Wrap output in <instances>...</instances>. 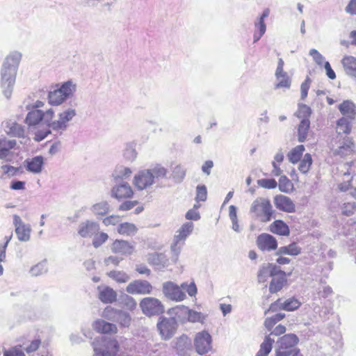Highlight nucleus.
I'll return each instance as SVG.
<instances>
[{
  "instance_id": "obj_62",
  "label": "nucleus",
  "mask_w": 356,
  "mask_h": 356,
  "mask_svg": "<svg viewBox=\"0 0 356 356\" xmlns=\"http://www.w3.org/2000/svg\"><path fill=\"white\" fill-rule=\"evenodd\" d=\"M309 54L312 57L314 61L318 65L321 66L325 64V58L316 49H312L309 50Z\"/></svg>"
},
{
  "instance_id": "obj_57",
  "label": "nucleus",
  "mask_w": 356,
  "mask_h": 356,
  "mask_svg": "<svg viewBox=\"0 0 356 356\" xmlns=\"http://www.w3.org/2000/svg\"><path fill=\"white\" fill-rule=\"evenodd\" d=\"M41 344V340L40 339H35L29 343H24L23 348L28 353H32L36 351Z\"/></svg>"
},
{
  "instance_id": "obj_34",
  "label": "nucleus",
  "mask_w": 356,
  "mask_h": 356,
  "mask_svg": "<svg viewBox=\"0 0 356 356\" xmlns=\"http://www.w3.org/2000/svg\"><path fill=\"white\" fill-rule=\"evenodd\" d=\"M339 110L343 115L353 119L356 115V106L350 100L343 101L339 105Z\"/></svg>"
},
{
  "instance_id": "obj_24",
  "label": "nucleus",
  "mask_w": 356,
  "mask_h": 356,
  "mask_svg": "<svg viewBox=\"0 0 356 356\" xmlns=\"http://www.w3.org/2000/svg\"><path fill=\"white\" fill-rule=\"evenodd\" d=\"M97 297L103 303H113L117 300V293L108 286H99L97 287Z\"/></svg>"
},
{
  "instance_id": "obj_31",
  "label": "nucleus",
  "mask_w": 356,
  "mask_h": 356,
  "mask_svg": "<svg viewBox=\"0 0 356 356\" xmlns=\"http://www.w3.org/2000/svg\"><path fill=\"white\" fill-rule=\"evenodd\" d=\"M341 63L346 74L356 77V58L353 56H345Z\"/></svg>"
},
{
  "instance_id": "obj_52",
  "label": "nucleus",
  "mask_w": 356,
  "mask_h": 356,
  "mask_svg": "<svg viewBox=\"0 0 356 356\" xmlns=\"http://www.w3.org/2000/svg\"><path fill=\"white\" fill-rule=\"evenodd\" d=\"M131 318L127 312L120 310L114 321L118 323L123 327H128L131 323Z\"/></svg>"
},
{
  "instance_id": "obj_63",
  "label": "nucleus",
  "mask_w": 356,
  "mask_h": 356,
  "mask_svg": "<svg viewBox=\"0 0 356 356\" xmlns=\"http://www.w3.org/2000/svg\"><path fill=\"white\" fill-rule=\"evenodd\" d=\"M311 82L312 81L310 78L307 76L300 86L301 99L302 100H304L307 96Z\"/></svg>"
},
{
  "instance_id": "obj_60",
  "label": "nucleus",
  "mask_w": 356,
  "mask_h": 356,
  "mask_svg": "<svg viewBox=\"0 0 356 356\" xmlns=\"http://www.w3.org/2000/svg\"><path fill=\"white\" fill-rule=\"evenodd\" d=\"M277 83L275 85V88H286L289 89L291 87V79L289 76H283L280 79H276Z\"/></svg>"
},
{
  "instance_id": "obj_36",
  "label": "nucleus",
  "mask_w": 356,
  "mask_h": 356,
  "mask_svg": "<svg viewBox=\"0 0 356 356\" xmlns=\"http://www.w3.org/2000/svg\"><path fill=\"white\" fill-rule=\"evenodd\" d=\"M301 252V248L296 243H291L288 245L282 246L278 248L276 255L286 254L290 256H297Z\"/></svg>"
},
{
  "instance_id": "obj_45",
  "label": "nucleus",
  "mask_w": 356,
  "mask_h": 356,
  "mask_svg": "<svg viewBox=\"0 0 356 356\" xmlns=\"http://www.w3.org/2000/svg\"><path fill=\"white\" fill-rule=\"evenodd\" d=\"M274 341V339L270 336H266L264 341L260 345V348L257 353L256 356H268L272 350Z\"/></svg>"
},
{
  "instance_id": "obj_22",
  "label": "nucleus",
  "mask_w": 356,
  "mask_h": 356,
  "mask_svg": "<svg viewBox=\"0 0 356 356\" xmlns=\"http://www.w3.org/2000/svg\"><path fill=\"white\" fill-rule=\"evenodd\" d=\"M287 282L286 273L283 270L278 268V272H276L272 277V280L269 284V291L271 293H275L280 291Z\"/></svg>"
},
{
  "instance_id": "obj_23",
  "label": "nucleus",
  "mask_w": 356,
  "mask_h": 356,
  "mask_svg": "<svg viewBox=\"0 0 356 356\" xmlns=\"http://www.w3.org/2000/svg\"><path fill=\"white\" fill-rule=\"evenodd\" d=\"M111 250L113 253L129 255L133 253L134 246L127 241L116 239L111 244Z\"/></svg>"
},
{
  "instance_id": "obj_43",
  "label": "nucleus",
  "mask_w": 356,
  "mask_h": 356,
  "mask_svg": "<svg viewBox=\"0 0 356 356\" xmlns=\"http://www.w3.org/2000/svg\"><path fill=\"white\" fill-rule=\"evenodd\" d=\"M148 170L151 172L154 181L156 179L166 178L168 172L166 168L159 163L153 165Z\"/></svg>"
},
{
  "instance_id": "obj_53",
  "label": "nucleus",
  "mask_w": 356,
  "mask_h": 356,
  "mask_svg": "<svg viewBox=\"0 0 356 356\" xmlns=\"http://www.w3.org/2000/svg\"><path fill=\"white\" fill-rule=\"evenodd\" d=\"M285 316L284 314L278 313L272 317L267 318L264 321V325L268 330H271L273 326L279 321L282 320Z\"/></svg>"
},
{
  "instance_id": "obj_61",
  "label": "nucleus",
  "mask_w": 356,
  "mask_h": 356,
  "mask_svg": "<svg viewBox=\"0 0 356 356\" xmlns=\"http://www.w3.org/2000/svg\"><path fill=\"white\" fill-rule=\"evenodd\" d=\"M122 301L124 307L129 310L133 311L137 307V302L136 300L129 295L123 296Z\"/></svg>"
},
{
  "instance_id": "obj_20",
  "label": "nucleus",
  "mask_w": 356,
  "mask_h": 356,
  "mask_svg": "<svg viewBox=\"0 0 356 356\" xmlns=\"http://www.w3.org/2000/svg\"><path fill=\"white\" fill-rule=\"evenodd\" d=\"M133 195L132 188L127 182L116 184L111 190V196L118 200L130 198Z\"/></svg>"
},
{
  "instance_id": "obj_7",
  "label": "nucleus",
  "mask_w": 356,
  "mask_h": 356,
  "mask_svg": "<svg viewBox=\"0 0 356 356\" xmlns=\"http://www.w3.org/2000/svg\"><path fill=\"white\" fill-rule=\"evenodd\" d=\"M17 71L1 66L0 75V87L3 95L7 99H10L17 76Z\"/></svg>"
},
{
  "instance_id": "obj_15",
  "label": "nucleus",
  "mask_w": 356,
  "mask_h": 356,
  "mask_svg": "<svg viewBox=\"0 0 356 356\" xmlns=\"http://www.w3.org/2000/svg\"><path fill=\"white\" fill-rule=\"evenodd\" d=\"M153 177L148 169L140 170L134 177L133 184L140 191L145 190L154 184Z\"/></svg>"
},
{
  "instance_id": "obj_50",
  "label": "nucleus",
  "mask_w": 356,
  "mask_h": 356,
  "mask_svg": "<svg viewBox=\"0 0 356 356\" xmlns=\"http://www.w3.org/2000/svg\"><path fill=\"white\" fill-rule=\"evenodd\" d=\"M312 158L310 154H305L302 160H300L298 165V170L302 174H306L309 172L312 164Z\"/></svg>"
},
{
  "instance_id": "obj_39",
  "label": "nucleus",
  "mask_w": 356,
  "mask_h": 356,
  "mask_svg": "<svg viewBox=\"0 0 356 356\" xmlns=\"http://www.w3.org/2000/svg\"><path fill=\"white\" fill-rule=\"evenodd\" d=\"M310 127V121L308 118H302L298 127V140L300 143L305 141Z\"/></svg>"
},
{
  "instance_id": "obj_11",
  "label": "nucleus",
  "mask_w": 356,
  "mask_h": 356,
  "mask_svg": "<svg viewBox=\"0 0 356 356\" xmlns=\"http://www.w3.org/2000/svg\"><path fill=\"white\" fill-rule=\"evenodd\" d=\"M54 116L53 109H48L43 112L39 109H32L26 115L25 122L29 127L35 126L43 120L44 123L49 127V124Z\"/></svg>"
},
{
  "instance_id": "obj_6",
  "label": "nucleus",
  "mask_w": 356,
  "mask_h": 356,
  "mask_svg": "<svg viewBox=\"0 0 356 356\" xmlns=\"http://www.w3.org/2000/svg\"><path fill=\"white\" fill-rule=\"evenodd\" d=\"M250 211L262 222L270 220L273 216L272 205L268 199L264 197H258L254 200Z\"/></svg>"
},
{
  "instance_id": "obj_35",
  "label": "nucleus",
  "mask_w": 356,
  "mask_h": 356,
  "mask_svg": "<svg viewBox=\"0 0 356 356\" xmlns=\"http://www.w3.org/2000/svg\"><path fill=\"white\" fill-rule=\"evenodd\" d=\"M353 151V143L347 138L335 149L333 153L341 157L350 154Z\"/></svg>"
},
{
  "instance_id": "obj_33",
  "label": "nucleus",
  "mask_w": 356,
  "mask_h": 356,
  "mask_svg": "<svg viewBox=\"0 0 356 356\" xmlns=\"http://www.w3.org/2000/svg\"><path fill=\"white\" fill-rule=\"evenodd\" d=\"M270 231L280 236H287L290 234L289 226L282 220H277L270 225Z\"/></svg>"
},
{
  "instance_id": "obj_44",
  "label": "nucleus",
  "mask_w": 356,
  "mask_h": 356,
  "mask_svg": "<svg viewBox=\"0 0 356 356\" xmlns=\"http://www.w3.org/2000/svg\"><path fill=\"white\" fill-rule=\"evenodd\" d=\"M137 231L136 226L131 222L120 223L117 227V232L121 235L134 236Z\"/></svg>"
},
{
  "instance_id": "obj_55",
  "label": "nucleus",
  "mask_w": 356,
  "mask_h": 356,
  "mask_svg": "<svg viewBox=\"0 0 356 356\" xmlns=\"http://www.w3.org/2000/svg\"><path fill=\"white\" fill-rule=\"evenodd\" d=\"M108 238V235L105 232H99L94 235V238L92 240V245L95 248H99L102 245Z\"/></svg>"
},
{
  "instance_id": "obj_19",
  "label": "nucleus",
  "mask_w": 356,
  "mask_h": 356,
  "mask_svg": "<svg viewBox=\"0 0 356 356\" xmlns=\"http://www.w3.org/2000/svg\"><path fill=\"white\" fill-rule=\"evenodd\" d=\"M301 302L295 298H290L285 300L280 298L270 305L269 310L272 312H275L277 309L293 311L299 308Z\"/></svg>"
},
{
  "instance_id": "obj_8",
  "label": "nucleus",
  "mask_w": 356,
  "mask_h": 356,
  "mask_svg": "<svg viewBox=\"0 0 356 356\" xmlns=\"http://www.w3.org/2000/svg\"><path fill=\"white\" fill-rule=\"evenodd\" d=\"M139 306L142 312L149 317L159 316L165 311L164 305L161 301L153 297L143 298L140 300Z\"/></svg>"
},
{
  "instance_id": "obj_49",
  "label": "nucleus",
  "mask_w": 356,
  "mask_h": 356,
  "mask_svg": "<svg viewBox=\"0 0 356 356\" xmlns=\"http://www.w3.org/2000/svg\"><path fill=\"white\" fill-rule=\"evenodd\" d=\"M350 122L346 118H341L337 121L336 131L338 134H348L350 132Z\"/></svg>"
},
{
  "instance_id": "obj_32",
  "label": "nucleus",
  "mask_w": 356,
  "mask_h": 356,
  "mask_svg": "<svg viewBox=\"0 0 356 356\" xmlns=\"http://www.w3.org/2000/svg\"><path fill=\"white\" fill-rule=\"evenodd\" d=\"M22 172L20 167H14L8 164H3L0 166V179L11 178Z\"/></svg>"
},
{
  "instance_id": "obj_9",
  "label": "nucleus",
  "mask_w": 356,
  "mask_h": 356,
  "mask_svg": "<svg viewBox=\"0 0 356 356\" xmlns=\"http://www.w3.org/2000/svg\"><path fill=\"white\" fill-rule=\"evenodd\" d=\"M193 346L199 355L208 353L212 349V337L207 330L197 332L193 338Z\"/></svg>"
},
{
  "instance_id": "obj_3",
  "label": "nucleus",
  "mask_w": 356,
  "mask_h": 356,
  "mask_svg": "<svg viewBox=\"0 0 356 356\" xmlns=\"http://www.w3.org/2000/svg\"><path fill=\"white\" fill-rule=\"evenodd\" d=\"M298 341V337L294 334H288L280 337L277 341L275 356H303L300 349L296 347Z\"/></svg>"
},
{
  "instance_id": "obj_48",
  "label": "nucleus",
  "mask_w": 356,
  "mask_h": 356,
  "mask_svg": "<svg viewBox=\"0 0 356 356\" xmlns=\"http://www.w3.org/2000/svg\"><path fill=\"white\" fill-rule=\"evenodd\" d=\"M47 270V261L43 260L33 266L29 270V273L33 277H37L46 273Z\"/></svg>"
},
{
  "instance_id": "obj_47",
  "label": "nucleus",
  "mask_w": 356,
  "mask_h": 356,
  "mask_svg": "<svg viewBox=\"0 0 356 356\" xmlns=\"http://www.w3.org/2000/svg\"><path fill=\"white\" fill-rule=\"evenodd\" d=\"M108 276L118 283H126L130 280V276L122 270H111L107 273Z\"/></svg>"
},
{
  "instance_id": "obj_18",
  "label": "nucleus",
  "mask_w": 356,
  "mask_h": 356,
  "mask_svg": "<svg viewBox=\"0 0 356 356\" xmlns=\"http://www.w3.org/2000/svg\"><path fill=\"white\" fill-rule=\"evenodd\" d=\"M19 149L17 141L15 139H8L6 137L0 138V154L2 160L10 161L13 156V150Z\"/></svg>"
},
{
  "instance_id": "obj_1",
  "label": "nucleus",
  "mask_w": 356,
  "mask_h": 356,
  "mask_svg": "<svg viewBox=\"0 0 356 356\" xmlns=\"http://www.w3.org/2000/svg\"><path fill=\"white\" fill-rule=\"evenodd\" d=\"M76 115V111L75 108L70 107L63 110L58 114V120H51L49 124V128L44 130H38L35 134L34 140L36 141H41L44 140L49 134H51V129L56 131L60 133L65 131L68 126L69 122L73 120Z\"/></svg>"
},
{
  "instance_id": "obj_51",
  "label": "nucleus",
  "mask_w": 356,
  "mask_h": 356,
  "mask_svg": "<svg viewBox=\"0 0 356 356\" xmlns=\"http://www.w3.org/2000/svg\"><path fill=\"white\" fill-rule=\"evenodd\" d=\"M279 189L284 193H289L293 190L292 182L285 175L281 176L279 179Z\"/></svg>"
},
{
  "instance_id": "obj_4",
  "label": "nucleus",
  "mask_w": 356,
  "mask_h": 356,
  "mask_svg": "<svg viewBox=\"0 0 356 356\" xmlns=\"http://www.w3.org/2000/svg\"><path fill=\"white\" fill-rule=\"evenodd\" d=\"M92 346L95 356H115L119 350L118 341L107 337L96 338Z\"/></svg>"
},
{
  "instance_id": "obj_25",
  "label": "nucleus",
  "mask_w": 356,
  "mask_h": 356,
  "mask_svg": "<svg viewBox=\"0 0 356 356\" xmlns=\"http://www.w3.org/2000/svg\"><path fill=\"white\" fill-rule=\"evenodd\" d=\"M44 159L42 156H36L24 161V166L27 171L33 174H40L43 169Z\"/></svg>"
},
{
  "instance_id": "obj_29",
  "label": "nucleus",
  "mask_w": 356,
  "mask_h": 356,
  "mask_svg": "<svg viewBox=\"0 0 356 356\" xmlns=\"http://www.w3.org/2000/svg\"><path fill=\"white\" fill-rule=\"evenodd\" d=\"M92 327L97 332L104 334H114L118 331V328L115 324L108 323L102 319L95 321L92 323Z\"/></svg>"
},
{
  "instance_id": "obj_64",
  "label": "nucleus",
  "mask_w": 356,
  "mask_h": 356,
  "mask_svg": "<svg viewBox=\"0 0 356 356\" xmlns=\"http://www.w3.org/2000/svg\"><path fill=\"white\" fill-rule=\"evenodd\" d=\"M4 356H25L21 346H15L4 352Z\"/></svg>"
},
{
  "instance_id": "obj_12",
  "label": "nucleus",
  "mask_w": 356,
  "mask_h": 356,
  "mask_svg": "<svg viewBox=\"0 0 356 356\" xmlns=\"http://www.w3.org/2000/svg\"><path fill=\"white\" fill-rule=\"evenodd\" d=\"M13 225L15 226V232L17 239L21 242H28L31 239V227L29 224H26L21 218L15 214L13 216Z\"/></svg>"
},
{
  "instance_id": "obj_2",
  "label": "nucleus",
  "mask_w": 356,
  "mask_h": 356,
  "mask_svg": "<svg viewBox=\"0 0 356 356\" xmlns=\"http://www.w3.org/2000/svg\"><path fill=\"white\" fill-rule=\"evenodd\" d=\"M184 291L191 297H193L195 296L197 290L193 282L190 284L184 282L179 286L173 282L168 281L164 282L162 286V291L164 296L168 299L175 302H181L186 298Z\"/></svg>"
},
{
  "instance_id": "obj_59",
  "label": "nucleus",
  "mask_w": 356,
  "mask_h": 356,
  "mask_svg": "<svg viewBox=\"0 0 356 356\" xmlns=\"http://www.w3.org/2000/svg\"><path fill=\"white\" fill-rule=\"evenodd\" d=\"M257 184L264 188L273 189L277 186L274 179H260L257 180Z\"/></svg>"
},
{
  "instance_id": "obj_42",
  "label": "nucleus",
  "mask_w": 356,
  "mask_h": 356,
  "mask_svg": "<svg viewBox=\"0 0 356 356\" xmlns=\"http://www.w3.org/2000/svg\"><path fill=\"white\" fill-rule=\"evenodd\" d=\"M305 149V146L303 145H297L288 152L286 155L287 159L291 163H297L300 161Z\"/></svg>"
},
{
  "instance_id": "obj_27",
  "label": "nucleus",
  "mask_w": 356,
  "mask_h": 356,
  "mask_svg": "<svg viewBox=\"0 0 356 356\" xmlns=\"http://www.w3.org/2000/svg\"><path fill=\"white\" fill-rule=\"evenodd\" d=\"M177 309H181L183 314H184L187 316V321L190 323H199L201 324H204L207 318V314H204L200 312H197L193 309H191L188 307L184 305L177 307Z\"/></svg>"
},
{
  "instance_id": "obj_41",
  "label": "nucleus",
  "mask_w": 356,
  "mask_h": 356,
  "mask_svg": "<svg viewBox=\"0 0 356 356\" xmlns=\"http://www.w3.org/2000/svg\"><path fill=\"white\" fill-rule=\"evenodd\" d=\"M194 225L191 222H186L184 223L181 227L176 232L175 236L184 241L189 235L193 232Z\"/></svg>"
},
{
  "instance_id": "obj_56",
  "label": "nucleus",
  "mask_w": 356,
  "mask_h": 356,
  "mask_svg": "<svg viewBox=\"0 0 356 356\" xmlns=\"http://www.w3.org/2000/svg\"><path fill=\"white\" fill-rule=\"evenodd\" d=\"M173 178L178 182H181L186 176V169L181 165H177L172 171Z\"/></svg>"
},
{
  "instance_id": "obj_10",
  "label": "nucleus",
  "mask_w": 356,
  "mask_h": 356,
  "mask_svg": "<svg viewBox=\"0 0 356 356\" xmlns=\"http://www.w3.org/2000/svg\"><path fill=\"white\" fill-rule=\"evenodd\" d=\"M157 328L161 339L169 340L175 334L177 329V322L174 317L161 316L157 323Z\"/></svg>"
},
{
  "instance_id": "obj_16",
  "label": "nucleus",
  "mask_w": 356,
  "mask_h": 356,
  "mask_svg": "<svg viewBox=\"0 0 356 356\" xmlns=\"http://www.w3.org/2000/svg\"><path fill=\"white\" fill-rule=\"evenodd\" d=\"M99 229L100 227L98 222L94 220H86L79 225L77 233L82 238H91Z\"/></svg>"
},
{
  "instance_id": "obj_46",
  "label": "nucleus",
  "mask_w": 356,
  "mask_h": 356,
  "mask_svg": "<svg viewBox=\"0 0 356 356\" xmlns=\"http://www.w3.org/2000/svg\"><path fill=\"white\" fill-rule=\"evenodd\" d=\"M132 173L131 170L123 165H118L115 167L112 176L115 180L125 179L129 178Z\"/></svg>"
},
{
  "instance_id": "obj_40",
  "label": "nucleus",
  "mask_w": 356,
  "mask_h": 356,
  "mask_svg": "<svg viewBox=\"0 0 356 356\" xmlns=\"http://www.w3.org/2000/svg\"><path fill=\"white\" fill-rule=\"evenodd\" d=\"M91 212L95 216H104L110 211V205L107 201L102 200L92 205Z\"/></svg>"
},
{
  "instance_id": "obj_21",
  "label": "nucleus",
  "mask_w": 356,
  "mask_h": 356,
  "mask_svg": "<svg viewBox=\"0 0 356 356\" xmlns=\"http://www.w3.org/2000/svg\"><path fill=\"white\" fill-rule=\"evenodd\" d=\"M275 207L286 213H293L296 211V206L291 199L283 195H277L274 197Z\"/></svg>"
},
{
  "instance_id": "obj_13",
  "label": "nucleus",
  "mask_w": 356,
  "mask_h": 356,
  "mask_svg": "<svg viewBox=\"0 0 356 356\" xmlns=\"http://www.w3.org/2000/svg\"><path fill=\"white\" fill-rule=\"evenodd\" d=\"M153 286L147 280H136L131 282L126 287V291L132 295H147L150 294Z\"/></svg>"
},
{
  "instance_id": "obj_58",
  "label": "nucleus",
  "mask_w": 356,
  "mask_h": 356,
  "mask_svg": "<svg viewBox=\"0 0 356 356\" xmlns=\"http://www.w3.org/2000/svg\"><path fill=\"white\" fill-rule=\"evenodd\" d=\"M119 311V309H116L108 306L104 309L102 316L109 321H114L115 319H116L117 314H118Z\"/></svg>"
},
{
  "instance_id": "obj_37",
  "label": "nucleus",
  "mask_w": 356,
  "mask_h": 356,
  "mask_svg": "<svg viewBox=\"0 0 356 356\" xmlns=\"http://www.w3.org/2000/svg\"><path fill=\"white\" fill-rule=\"evenodd\" d=\"M190 345V339L186 334H183L177 338L175 341L174 348L176 349L177 353L180 355H184L186 350L188 348Z\"/></svg>"
},
{
  "instance_id": "obj_5",
  "label": "nucleus",
  "mask_w": 356,
  "mask_h": 356,
  "mask_svg": "<svg viewBox=\"0 0 356 356\" xmlns=\"http://www.w3.org/2000/svg\"><path fill=\"white\" fill-rule=\"evenodd\" d=\"M76 84L71 81L62 83L57 89L49 92V103L53 106L60 105L73 95L76 91Z\"/></svg>"
},
{
  "instance_id": "obj_14",
  "label": "nucleus",
  "mask_w": 356,
  "mask_h": 356,
  "mask_svg": "<svg viewBox=\"0 0 356 356\" xmlns=\"http://www.w3.org/2000/svg\"><path fill=\"white\" fill-rule=\"evenodd\" d=\"M3 128L5 132L8 136L22 138L24 141H21L22 143H26L27 141H29L26 129L22 124H18L15 121L8 120L5 122Z\"/></svg>"
},
{
  "instance_id": "obj_17",
  "label": "nucleus",
  "mask_w": 356,
  "mask_h": 356,
  "mask_svg": "<svg viewBox=\"0 0 356 356\" xmlns=\"http://www.w3.org/2000/svg\"><path fill=\"white\" fill-rule=\"evenodd\" d=\"M257 245L263 252H270L277 248V239L272 235L263 233L257 238Z\"/></svg>"
},
{
  "instance_id": "obj_26",
  "label": "nucleus",
  "mask_w": 356,
  "mask_h": 356,
  "mask_svg": "<svg viewBox=\"0 0 356 356\" xmlns=\"http://www.w3.org/2000/svg\"><path fill=\"white\" fill-rule=\"evenodd\" d=\"M279 267L273 264H263L257 273V280L259 283H264L269 277H272L276 272H278Z\"/></svg>"
},
{
  "instance_id": "obj_38",
  "label": "nucleus",
  "mask_w": 356,
  "mask_h": 356,
  "mask_svg": "<svg viewBox=\"0 0 356 356\" xmlns=\"http://www.w3.org/2000/svg\"><path fill=\"white\" fill-rule=\"evenodd\" d=\"M185 245V241L177 238V236H174L172 242L170 245V250L172 252V259L177 262L179 258V256L181 253V251L183 247Z\"/></svg>"
},
{
  "instance_id": "obj_30",
  "label": "nucleus",
  "mask_w": 356,
  "mask_h": 356,
  "mask_svg": "<svg viewBox=\"0 0 356 356\" xmlns=\"http://www.w3.org/2000/svg\"><path fill=\"white\" fill-rule=\"evenodd\" d=\"M147 260L149 264L155 266L156 269L165 268L168 261L167 257L164 254L157 252L149 254Z\"/></svg>"
},
{
  "instance_id": "obj_54",
  "label": "nucleus",
  "mask_w": 356,
  "mask_h": 356,
  "mask_svg": "<svg viewBox=\"0 0 356 356\" xmlns=\"http://www.w3.org/2000/svg\"><path fill=\"white\" fill-rule=\"evenodd\" d=\"M136 156L137 152L134 146L131 144H127L123 152L124 158L127 161L132 162L136 159Z\"/></svg>"
},
{
  "instance_id": "obj_28",
  "label": "nucleus",
  "mask_w": 356,
  "mask_h": 356,
  "mask_svg": "<svg viewBox=\"0 0 356 356\" xmlns=\"http://www.w3.org/2000/svg\"><path fill=\"white\" fill-rule=\"evenodd\" d=\"M22 57V54L21 52L13 51L6 56L1 66L18 71Z\"/></svg>"
}]
</instances>
